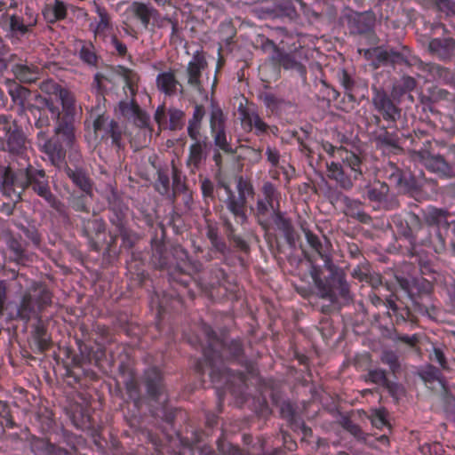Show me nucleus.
<instances>
[{
    "label": "nucleus",
    "instance_id": "45",
    "mask_svg": "<svg viewBox=\"0 0 455 455\" xmlns=\"http://www.w3.org/2000/svg\"><path fill=\"white\" fill-rule=\"evenodd\" d=\"M156 84L161 91L169 95L173 94L176 91L177 84H180L174 74L172 72H164L158 75Z\"/></svg>",
    "mask_w": 455,
    "mask_h": 455
},
{
    "label": "nucleus",
    "instance_id": "22",
    "mask_svg": "<svg viewBox=\"0 0 455 455\" xmlns=\"http://www.w3.org/2000/svg\"><path fill=\"white\" fill-rule=\"evenodd\" d=\"M106 199L108 202V210L111 212L109 222L115 226L116 228L127 225L128 207L117 193L112 188Z\"/></svg>",
    "mask_w": 455,
    "mask_h": 455
},
{
    "label": "nucleus",
    "instance_id": "44",
    "mask_svg": "<svg viewBox=\"0 0 455 455\" xmlns=\"http://www.w3.org/2000/svg\"><path fill=\"white\" fill-rule=\"evenodd\" d=\"M224 228L225 233L228 237V239L234 243L235 247L240 250L241 251L244 253L250 252V245L249 243L243 240L241 236L235 235V228L233 227L232 223L229 220L226 219L224 220Z\"/></svg>",
    "mask_w": 455,
    "mask_h": 455
},
{
    "label": "nucleus",
    "instance_id": "61",
    "mask_svg": "<svg viewBox=\"0 0 455 455\" xmlns=\"http://www.w3.org/2000/svg\"><path fill=\"white\" fill-rule=\"evenodd\" d=\"M342 427L349 432L352 435H354L358 440H364V433L362 428L353 422L349 418H343L341 421Z\"/></svg>",
    "mask_w": 455,
    "mask_h": 455
},
{
    "label": "nucleus",
    "instance_id": "4",
    "mask_svg": "<svg viewBox=\"0 0 455 455\" xmlns=\"http://www.w3.org/2000/svg\"><path fill=\"white\" fill-rule=\"evenodd\" d=\"M151 243L155 264L159 268L167 269L170 278L174 282L187 287L192 274L202 270V263L190 260L188 251L181 245H174L167 251L156 236L151 240Z\"/></svg>",
    "mask_w": 455,
    "mask_h": 455
},
{
    "label": "nucleus",
    "instance_id": "36",
    "mask_svg": "<svg viewBox=\"0 0 455 455\" xmlns=\"http://www.w3.org/2000/svg\"><path fill=\"white\" fill-rule=\"evenodd\" d=\"M131 12L133 16L138 19L145 28H148L150 20L156 14L157 10L141 2H133L131 5Z\"/></svg>",
    "mask_w": 455,
    "mask_h": 455
},
{
    "label": "nucleus",
    "instance_id": "19",
    "mask_svg": "<svg viewBox=\"0 0 455 455\" xmlns=\"http://www.w3.org/2000/svg\"><path fill=\"white\" fill-rule=\"evenodd\" d=\"M430 56L440 62L448 64L455 62V38L442 36L431 38L427 46Z\"/></svg>",
    "mask_w": 455,
    "mask_h": 455
},
{
    "label": "nucleus",
    "instance_id": "17",
    "mask_svg": "<svg viewBox=\"0 0 455 455\" xmlns=\"http://www.w3.org/2000/svg\"><path fill=\"white\" fill-rule=\"evenodd\" d=\"M349 33L355 36H370L373 33L376 15L371 11L352 12L344 15Z\"/></svg>",
    "mask_w": 455,
    "mask_h": 455
},
{
    "label": "nucleus",
    "instance_id": "11",
    "mask_svg": "<svg viewBox=\"0 0 455 455\" xmlns=\"http://www.w3.org/2000/svg\"><path fill=\"white\" fill-rule=\"evenodd\" d=\"M378 52V64L380 67L405 66L411 68L418 64L419 58L412 54L411 50L407 45L399 44L397 46H380Z\"/></svg>",
    "mask_w": 455,
    "mask_h": 455
},
{
    "label": "nucleus",
    "instance_id": "34",
    "mask_svg": "<svg viewBox=\"0 0 455 455\" xmlns=\"http://www.w3.org/2000/svg\"><path fill=\"white\" fill-rule=\"evenodd\" d=\"M274 223L283 233L287 243L291 247H294L297 239L295 228L290 219L283 216L279 210H275Z\"/></svg>",
    "mask_w": 455,
    "mask_h": 455
},
{
    "label": "nucleus",
    "instance_id": "33",
    "mask_svg": "<svg viewBox=\"0 0 455 455\" xmlns=\"http://www.w3.org/2000/svg\"><path fill=\"white\" fill-rule=\"evenodd\" d=\"M63 171L77 188L90 197L92 196V181L81 168L72 169L70 166L65 165Z\"/></svg>",
    "mask_w": 455,
    "mask_h": 455
},
{
    "label": "nucleus",
    "instance_id": "58",
    "mask_svg": "<svg viewBox=\"0 0 455 455\" xmlns=\"http://www.w3.org/2000/svg\"><path fill=\"white\" fill-rule=\"evenodd\" d=\"M344 163L351 168V170L355 172L354 179L357 180L358 176L362 175V170H361V164L362 160L361 158L356 156L354 153H347V156L344 159Z\"/></svg>",
    "mask_w": 455,
    "mask_h": 455
},
{
    "label": "nucleus",
    "instance_id": "47",
    "mask_svg": "<svg viewBox=\"0 0 455 455\" xmlns=\"http://www.w3.org/2000/svg\"><path fill=\"white\" fill-rule=\"evenodd\" d=\"M185 113L178 108H170L168 109L169 121L164 128H168L171 131H179L183 129L185 125Z\"/></svg>",
    "mask_w": 455,
    "mask_h": 455
},
{
    "label": "nucleus",
    "instance_id": "39",
    "mask_svg": "<svg viewBox=\"0 0 455 455\" xmlns=\"http://www.w3.org/2000/svg\"><path fill=\"white\" fill-rule=\"evenodd\" d=\"M305 13L315 20L330 24L337 17V9L330 4L323 3L321 9L307 8Z\"/></svg>",
    "mask_w": 455,
    "mask_h": 455
},
{
    "label": "nucleus",
    "instance_id": "53",
    "mask_svg": "<svg viewBox=\"0 0 455 455\" xmlns=\"http://www.w3.org/2000/svg\"><path fill=\"white\" fill-rule=\"evenodd\" d=\"M279 408L280 415L284 419L288 426L291 427L293 421H297L300 417L297 414L296 408L291 401L285 400L277 406Z\"/></svg>",
    "mask_w": 455,
    "mask_h": 455
},
{
    "label": "nucleus",
    "instance_id": "15",
    "mask_svg": "<svg viewBox=\"0 0 455 455\" xmlns=\"http://www.w3.org/2000/svg\"><path fill=\"white\" fill-rule=\"evenodd\" d=\"M395 100L384 89H373L372 106L383 120L390 124H395L402 115V108Z\"/></svg>",
    "mask_w": 455,
    "mask_h": 455
},
{
    "label": "nucleus",
    "instance_id": "59",
    "mask_svg": "<svg viewBox=\"0 0 455 455\" xmlns=\"http://www.w3.org/2000/svg\"><path fill=\"white\" fill-rule=\"evenodd\" d=\"M260 99L263 100L265 106L272 112L277 111L281 106L284 103L283 99L276 97L273 93L265 92L260 95Z\"/></svg>",
    "mask_w": 455,
    "mask_h": 455
},
{
    "label": "nucleus",
    "instance_id": "40",
    "mask_svg": "<svg viewBox=\"0 0 455 455\" xmlns=\"http://www.w3.org/2000/svg\"><path fill=\"white\" fill-rule=\"evenodd\" d=\"M418 85V81L409 76L403 75L400 80L395 84L391 90V96L394 100H399L406 93H409L415 90Z\"/></svg>",
    "mask_w": 455,
    "mask_h": 455
},
{
    "label": "nucleus",
    "instance_id": "8",
    "mask_svg": "<svg viewBox=\"0 0 455 455\" xmlns=\"http://www.w3.org/2000/svg\"><path fill=\"white\" fill-rule=\"evenodd\" d=\"M61 439L67 447H63L57 443H52L47 438L32 437L30 441L31 451L35 455H81L77 447L82 440L81 436L63 429Z\"/></svg>",
    "mask_w": 455,
    "mask_h": 455
},
{
    "label": "nucleus",
    "instance_id": "21",
    "mask_svg": "<svg viewBox=\"0 0 455 455\" xmlns=\"http://www.w3.org/2000/svg\"><path fill=\"white\" fill-rule=\"evenodd\" d=\"M393 222L400 235L407 239L411 244L416 243V233L423 227L422 220L419 215L411 212L406 220H403L400 216L395 215Z\"/></svg>",
    "mask_w": 455,
    "mask_h": 455
},
{
    "label": "nucleus",
    "instance_id": "55",
    "mask_svg": "<svg viewBox=\"0 0 455 455\" xmlns=\"http://www.w3.org/2000/svg\"><path fill=\"white\" fill-rule=\"evenodd\" d=\"M155 189L162 196L169 194L170 177L167 170L159 169L157 171V179L155 182Z\"/></svg>",
    "mask_w": 455,
    "mask_h": 455
},
{
    "label": "nucleus",
    "instance_id": "6",
    "mask_svg": "<svg viewBox=\"0 0 455 455\" xmlns=\"http://www.w3.org/2000/svg\"><path fill=\"white\" fill-rule=\"evenodd\" d=\"M26 188H31L38 196L44 198L59 216L68 222L70 220L67 206L51 191L49 178L44 169H37L28 164L23 169Z\"/></svg>",
    "mask_w": 455,
    "mask_h": 455
},
{
    "label": "nucleus",
    "instance_id": "41",
    "mask_svg": "<svg viewBox=\"0 0 455 455\" xmlns=\"http://www.w3.org/2000/svg\"><path fill=\"white\" fill-rule=\"evenodd\" d=\"M6 243L17 262L24 260L27 258L26 249L28 243L23 241L20 235H15L12 232H9L7 235Z\"/></svg>",
    "mask_w": 455,
    "mask_h": 455
},
{
    "label": "nucleus",
    "instance_id": "37",
    "mask_svg": "<svg viewBox=\"0 0 455 455\" xmlns=\"http://www.w3.org/2000/svg\"><path fill=\"white\" fill-rule=\"evenodd\" d=\"M12 72L16 79L25 84L36 82L39 75L38 68L32 64H15L12 67Z\"/></svg>",
    "mask_w": 455,
    "mask_h": 455
},
{
    "label": "nucleus",
    "instance_id": "10",
    "mask_svg": "<svg viewBox=\"0 0 455 455\" xmlns=\"http://www.w3.org/2000/svg\"><path fill=\"white\" fill-rule=\"evenodd\" d=\"M145 389V399L161 405L168 400L167 388L164 373L156 366L147 368L140 379Z\"/></svg>",
    "mask_w": 455,
    "mask_h": 455
},
{
    "label": "nucleus",
    "instance_id": "27",
    "mask_svg": "<svg viewBox=\"0 0 455 455\" xmlns=\"http://www.w3.org/2000/svg\"><path fill=\"white\" fill-rule=\"evenodd\" d=\"M207 61L203 53L196 52L192 60L188 63L187 68L188 83L195 87L199 92L203 91V85L200 80L202 71L207 68Z\"/></svg>",
    "mask_w": 455,
    "mask_h": 455
},
{
    "label": "nucleus",
    "instance_id": "18",
    "mask_svg": "<svg viewBox=\"0 0 455 455\" xmlns=\"http://www.w3.org/2000/svg\"><path fill=\"white\" fill-rule=\"evenodd\" d=\"M236 189L238 196L234 194V198L229 206V212L243 224L247 222L248 217L246 214V196L254 195V188L251 183L243 179V176L236 178Z\"/></svg>",
    "mask_w": 455,
    "mask_h": 455
},
{
    "label": "nucleus",
    "instance_id": "2",
    "mask_svg": "<svg viewBox=\"0 0 455 455\" xmlns=\"http://www.w3.org/2000/svg\"><path fill=\"white\" fill-rule=\"evenodd\" d=\"M56 97L60 101L62 110L55 104L52 97L36 94L35 103L28 108V121L31 127L37 131L36 139H44L49 135L52 128V119L56 121L54 133L61 136L67 146H72L76 140V100L73 93L58 84H50Z\"/></svg>",
    "mask_w": 455,
    "mask_h": 455
},
{
    "label": "nucleus",
    "instance_id": "23",
    "mask_svg": "<svg viewBox=\"0 0 455 455\" xmlns=\"http://www.w3.org/2000/svg\"><path fill=\"white\" fill-rule=\"evenodd\" d=\"M417 66L435 81L455 87V73L450 68L436 62H424L419 59Z\"/></svg>",
    "mask_w": 455,
    "mask_h": 455
},
{
    "label": "nucleus",
    "instance_id": "52",
    "mask_svg": "<svg viewBox=\"0 0 455 455\" xmlns=\"http://www.w3.org/2000/svg\"><path fill=\"white\" fill-rule=\"evenodd\" d=\"M380 360L384 364L388 365L390 371L396 378L397 374L401 371L398 355L392 350H385L381 355Z\"/></svg>",
    "mask_w": 455,
    "mask_h": 455
},
{
    "label": "nucleus",
    "instance_id": "54",
    "mask_svg": "<svg viewBox=\"0 0 455 455\" xmlns=\"http://www.w3.org/2000/svg\"><path fill=\"white\" fill-rule=\"evenodd\" d=\"M106 132L108 135L110 136V138L112 139V144L115 145L118 150L123 149L124 148V145L122 142L123 132L119 124L116 121L111 120L108 124L106 127Z\"/></svg>",
    "mask_w": 455,
    "mask_h": 455
},
{
    "label": "nucleus",
    "instance_id": "51",
    "mask_svg": "<svg viewBox=\"0 0 455 455\" xmlns=\"http://www.w3.org/2000/svg\"><path fill=\"white\" fill-rule=\"evenodd\" d=\"M152 24L153 26L163 28L166 27L168 24H171L172 26V36L171 37H175L180 30L179 28V22L176 19L169 18L167 16H162L160 12L157 11L156 14H155L154 18L152 19Z\"/></svg>",
    "mask_w": 455,
    "mask_h": 455
},
{
    "label": "nucleus",
    "instance_id": "16",
    "mask_svg": "<svg viewBox=\"0 0 455 455\" xmlns=\"http://www.w3.org/2000/svg\"><path fill=\"white\" fill-rule=\"evenodd\" d=\"M36 140L40 150L48 156L50 163L54 167L63 170L65 165H68L65 161L67 150L62 144H65V142L61 136L54 134L49 137V135H46L44 139H36Z\"/></svg>",
    "mask_w": 455,
    "mask_h": 455
},
{
    "label": "nucleus",
    "instance_id": "24",
    "mask_svg": "<svg viewBox=\"0 0 455 455\" xmlns=\"http://www.w3.org/2000/svg\"><path fill=\"white\" fill-rule=\"evenodd\" d=\"M390 179L395 180L396 188L404 194H419L422 191L423 182L410 171L395 167Z\"/></svg>",
    "mask_w": 455,
    "mask_h": 455
},
{
    "label": "nucleus",
    "instance_id": "14",
    "mask_svg": "<svg viewBox=\"0 0 455 455\" xmlns=\"http://www.w3.org/2000/svg\"><path fill=\"white\" fill-rule=\"evenodd\" d=\"M366 198L379 204L386 212L396 211L401 204L396 195L391 193L389 185L385 181L375 180L365 186Z\"/></svg>",
    "mask_w": 455,
    "mask_h": 455
},
{
    "label": "nucleus",
    "instance_id": "20",
    "mask_svg": "<svg viewBox=\"0 0 455 455\" xmlns=\"http://www.w3.org/2000/svg\"><path fill=\"white\" fill-rule=\"evenodd\" d=\"M421 159L419 160L428 171L438 174L440 177L451 178L454 176L453 166L449 164L443 156L433 151L421 152Z\"/></svg>",
    "mask_w": 455,
    "mask_h": 455
},
{
    "label": "nucleus",
    "instance_id": "31",
    "mask_svg": "<svg viewBox=\"0 0 455 455\" xmlns=\"http://www.w3.org/2000/svg\"><path fill=\"white\" fill-rule=\"evenodd\" d=\"M211 147L207 141V138L200 140L199 138L195 140L189 148V156L188 159V165L193 166L195 169H199L202 161L205 160L208 155V149Z\"/></svg>",
    "mask_w": 455,
    "mask_h": 455
},
{
    "label": "nucleus",
    "instance_id": "48",
    "mask_svg": "<svg viewBox=\"0 0 455 455\" xmlns=\"http://www.w3.org/2000/svg\"><path fill=\"white\" fill-rule=\"evenodd\" d=\"M185 177L182 179L180 171L176 167L172 166V199L174 201L179 195L187 193L188 188L185 182Z\"/></svg>",
    "mask_w": 455,
    "mask_h": 455
},
{
    "label": "nucleus",
    "instance_id": "12",
    "mask_svg": "<svg viewBox=\"0 0 455 455\" xmlns=\"http://www.w3.org/2000/svg\"><path fill=\"white\" fill-rule=\"evenodd\" d=\"M261 48L264 52H269V61L277 68H283L285 70H296L301 76L307 73L306 67L298 61L294 53L287 52L278 47L273 40L268 38L262 42Z\"/></svg>",
    "mask_w": 455,
    "mask_h": 455
},
{
    "label": "nucleus",
    "instance_id": "43",
    "mask_svg": "<svg viewBox=\"0 0 455 455\" xmlns=\"http://www.w3.org/2000/svg\"><path fill=\"white\" fill-rule=\"evenodd\" d=\"M227 118L221 108L214 101L211 104L210 128L211 132L226 128Z\"/></svg>",
    "mask_w": 455,
    "mask_h": 455
},
{
    "label": "nucleus",
    "instance_id": "3",
    "mask_svg": "<svg viewBox=\"0 0 455 455\" xmlns=\"http://www.w3.org/2000/svg\"><path fill=\"white\" fill-rule=\"evenodd\" d=\"M302 230L308 244L323 260V267L312 265L309 271L315 294L331 304H337L340 299L346 304L350 303L353 296L344 271L333 264L331 256L323 251V244L317 235L303 227Z\"/></svg>",
    "mask_w": 455,
    "mask_h": 455
},
{
    "label": "nucleus",
    "instance_id": "64",
    "mask_svg": "<svg viewBox=\"0 0 455 455\" xmlns=\"http://www.w3.org/2000/svg\"><path fill=\"white\" fill-rule=\"evenodd\" d=\"M435 7L447 17L455 16V2L453 0H438Z\"/></svg>",
    "mask_w": 455,
    "mask_h": 455
},
{
    "label": "nucleus",
    "instance_id": "30",
    "mask_svg": "<svg viewBox=\"0 0 455 455\" xmlns=\"http://www.w3.org/2000/svg\"><path fill=\"white\" fill-rule=\"evenodd\" d=\"M408 139L411 140V144L412 145L411 154L415 159H421V152L434 150L433 139L426 131H414L413 134L408 136Z\"/></svg>",
    "mask_w": 455,
    "mask_h": 455
},
{
    "label": "nucleus",
    "instance_id": "46",
    "mask_svg": "<svg viewBox=\"0 0 455 455\" xmlns=\"http://www.w3.org/2000/svg\"><path fill=\"white\" fill-rule=\"evenodd\" d=\"M124 387L129 398L132 401L134 407L140 410L143 398L140 395V386L133 378H129L124 381Z\"/></svg>",
    "mask_w": 455,
    "mask_h": 455
},
{
    "label": "nucleus",
    "instance_id": "50",
    "mask_svg": "<svg viewBox=\"0 0 455 455\" xmlns=\"http://www.w3.org/2000/svg\"><path fill=\"white\" fill-rule=\"evenodd\" d=\"M116 232L121 236L122 247L125 249L133 248L140 239V236L136 232L130 229L127 225L116 228Z\"/></svg>",
    "mask_w": 455,
    "mask_h": 455
},
{
    "label": "nucleus",
    "instance_id": "26",
    "mask_svg": "<svg viewBox=\"0 0 455 455\" xmlns=\"http://www.w3.org/2000/svg\"><path fill=\"white\" fill-rule=\"evenodd\" d=\"M106 231V223L102 219H84L82 220V233L89 239L91 248L95 251H100L101 246L96 238Z\"/></svg>",
    "mask_w": 455,
    "mask_h": 455
},
{
    "label": "nucleus",
    "instance_id": "7",
    "mask_svg": "<svg viewBox=\"0 0 455 455\" xmlns=\"http://www.w3.org/2000/svg\"><path fill=\"white\" fill-rule=\"evenodd\" d=\"M417 375L431 392L441 396L447 418L455 423V396L451 394L442 371L428 363L419 369Z\"/></svg>",
    "mask_w": 455,
    "mask_h": 455
},
{
    "label": "nucleus",
    "instance_id": "63",
    "mask_svg": "<svg viewBox=\"0 0 455 455\" xmlns=\"http://www.w3.org/2000/svg\"><path fill=\"white\" fill-rule=\"evenodd\" d=\"M427 92L431 93L435 104H437L441 101L449 100V97L451 95L449 91L441 88L438 85L428 87Z\"/></svg>",
    "mask_w": 455,
    "mask_h": 455
},
{
    "label": "nucleus",
    "instance_id": "60",
    "mask_svg": "<svg viewBox=\"0 0 455 455\" xmlns=\"http://www.w3.org/2000/svg\"><path fill=\"white\" fill-rule=\"evenodd\" d=\"M217 446L221 455H244L243 451L238 446L224 440H218Z\"/></svg>",
    "mask_w": 455,
    "mask_h": 455
},
{
    "label": "nucleus",
    "instance_id": "1",
    "mask_svg": "<svg viewBox=\"0 0 455 455\" xmlns=\"http://www.w3.org/2000/svg\"><path fill=\"white\" fill-rule=\"evenodd\" d=\"M202 331L204 342L202 345L203 355L210 368L212 382L219 385L218 387H227L233 393H242L246 387V375L222 365L223 360L235 361L243 366L247 372H253V363L245 357L242 340L220 338L209 325H204Z\"/></svg>",
    "mask_w": 455,
    "mask_h": 455
},
{
    "label": "nucleus",
    "instance_id": "35",
    "mask_svg": "<svg viewBox=\"0 0 455 455\" xmlns=\"http://www.w3.org/2000/svg\"><path fill=\"white\" fill-rule=\"evenodd\" d=\"M9 94L13 103L18 105L19 113L25 114L28 111L27 107L30 104L27 101L31 95V91L25 86L14 83L9 88Z\"/></svg>",
    "mask_w": 455,
    "mask_h": 455
},
{
    "label": "nucleus",
    "instance_id": "49",
    "mask_svg": "<svg viewBox=\"0 0 455 455\" xmlns=\"http://www.w3.org/2000/svg\"><path fill=\"white\" fill-rule=\"evenodd\" d=\"M214 145L226 154L234 155L236 153V148H233L228 141L226 128L212 132Z\"/></svg>",
    "mask_w": 455,
    "mask_h": 455
},
{
    "label": "nucleus",
    "instance_id": "38",
    "mask_svg": "<svg viewBox=\"0 0 455 455\" xmlns=\"http://www.w3.org/2000/svg\"><path fill=\"white\" fill-rule=\"evenodd\" d=\"M327 172L328 177L336 180L341 188L349 190L353 188L352 180L345 173L340 164L334 162L327 164Z\"/></svg>",
    "mask_w": 455,
    "mask_h": 455
},
{
    "label": "nucleus",
    "instance_id": "56",
    "mask_svg": "<svg viewBox=\"0 0 455 455\" xmlns=\"http://www.w3.org/2000/svg\"><path fill=\"white\" fill-rule=\"evenodd\" d=\"M89 195L82 194V195H73L69 198L70 207L76 212H82L85 213L90 212L89 202H88Z\"/></svg>",
    "mask_w": 455,
    "mask_h": 455
},
{
    "label": "nucleus",
    "instance_id": "57",
    "mask_svg": "<svg viewBox=\"0 0 455 455\" xmlns=\"http://www.w3.org/2000/svg\"><path fill=\"white\" fill-rule=\"evenodd\" d=\"M15 226L21 230L26 237L29 239L36 246L41 243V235L35 226H25L22 223H15Z\"/></svg>",
    "mask_w": 455,
    "mask_h": 455
},
{
    "label": "nucleus",
    "instance_id": "13",
    "mask_svg": "<svg viewBox=\"0 0 455 455\" xmlns=\"http://www.w3.org/2000/svg\"><path fill=\"white\" fill-rule=\"evenodd\" d=\"M0 190L12 201L20 202L27 190L23 169L14 172L10 166L0 169Z\"/></svg>",
    "mask_w": 455,
    "mask_h": 455
},
{
    "label": "nucleus",
    "instance_id": "28",
    "mask_svg": "<svg viewBox=\"0 0 455 455\" xmlns=\"http://www.w3.org/2000/svg\"><path fill=\"white\" fill-rule=\"evenodd\" d=\"M9 32L12 36L20 37L23 36L30 32H32V28L36 25V20H27L25 17H20L18 15H11L8 16L6 13L3 14L0 22L7 23Z\"/></svg>",
    "mask_w": 455,
    "mask_h": 455
},
{
    "label": "nucleus",
    "instance_id": "29",
    "mask_svg": "<svg viewBox=\"0 0 455 455\" xmlns=\"http://www.w3.org/2000/svg\"><path fill=\"white\" fill-rule=\"evenodd\" d=\"M374 142L379 149H388L390 152L395 154L403 151L401 140L397 133L389 132L387 126L380 127V132L374 135Z\"/></svg>",
    "mask_w": 455,
    "mask_h": 455
},
{
    "label": "nucleus",
    "instance_id": "32",
    "mask_svg": "<svg viewBox=\"0 0 455 455\" xmlns=\"http://www.w3.org/2000/svg\"><path fill=\"white\" fill-rule=\"evenodd\" d=\"M338 197L342 199L346 206V215L357 220L361 223L368 224L371 220V217L365 212L360 210L362 202L356 199H351L347 196L339 193Z\"/></svg>",
    "mask_w": 455,
    "mask_h": 455
},
{
    "label": "nucleus",
    "instance_id": "25",
    "mask_svg": "<svg viewBox=\"0 0 455 455\" xmlns=\"http://www.w3.org/2000/svg\"><path fill=\"white\" fill-rule=\"evenodd\" d=\"M30 347L35 353L44 354L52 345L47 327L43 321L32 325Z\"/></svg>",
    "mask_w": 455,
    "mask_h": 455
},
{
    "label": "nucleus",
    "instance_id": "5",
    "mask_svg": "<svg viewBox=\"0 0 455 455\" xmlns=\"http://www.w3.org/2000/svg\"><path fill=\"white\" fill-rule=\"evenodd\" d=\"M52 303V294L48 287L38 282H34L23 293L17 307L14 319L28 323L31 319L43 321L42 313Z\"/></svg>",
    "mask_w": 455,
    "mask_h": 455
},
{
    "label": "nucleus",
    "instance_id": "42",
    "mask_svg": "<svg viewBox=\"0 0 455 455\" xmlns=\"http://www.w3.org/2000/svg\"><path fill=\"white\" fill-rule=\"evenodd\" d=\"M443 217H451V212L443 208L430 206L423 212V220L426 224L430 227L440 228V224Z\"/></svg>",
    "mask_w": 455,
    "mask_h": 455
},
{
    "label": "nucleus",
    "instance_id": "62",
    "mask_svg": "<svg viewBox=\"0 0 455 455\" xmlns=\"http://www.w3.org/2000/svg\"><path fill=\"white\" fill-rule=\"evenodd\" d=\"M369 418L375 427L382 428L383 427H388V428H390V425L386 418V411L384 409L372 411Z\"/></svg>",
    "mask_w": 455,
    "mask_h": 455
},
{
    "label": "nucleus",
    "instance_id": "9",
    "mask_svg": "<svg viewBox=\"0 0 455 455\" xmlns=\"http://www.w3.org/2000/svg\"><path fill=\"white\" fill-rule=\"evenodd\" d=\"M1 149L12 155L21 156L27 150V136L21 126L11 116L0 115Z\"/></svg>",
    "mask_w": 455,
    "mask_h": 455
}]
</instances>
